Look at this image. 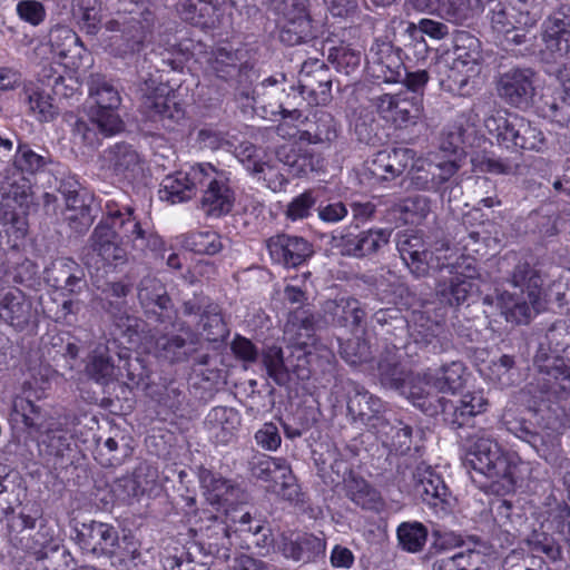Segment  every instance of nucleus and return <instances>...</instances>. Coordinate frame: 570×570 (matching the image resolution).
I'll list each match as a JSON object with an SVG mask.
<instances>
[{
	"label": "nucleus",
	"mask_w": 570,
	"mask_h": 570,
	"mask_svg": "<svg viewBox=\"0 0 570 570\" xmlns=\"http://www.w3.org/2000/svg\"><path fill=\"white\" fill-rule=\"evenodd\" d=\"M448 53L452 56V66L448 76L449 81L452 82L450 88L454 89L453 86H456L461 89L468 83L471 72L475 71V66L482 59L481 42L471 32L458 30L453 35L452 47Z\"/></svg>",
	"instance_id": "nucleus-11"
},
{
	"label": "nucleus",
	"mask_w": 570,
	"mask_h": 570,
	"mask_svg": "<svg viewBox=\"0 0 570 570\" xmlns=\"http://www.w3.org/2000/svg\"><path fill=\"white\" fill-rule=\"evenodd\" d=\"M553 356L570 358V320H558L552 323L546 333V343Z\"/></svg>",
	"instance_id": "nucleus-44"
},
{
	"label": "nucleus",
	"mask_w": 570,
	"mask_h": 570,
	"mask_svg": "<svg viewBox=\"0 0 570 570\" xmlns=\"http://www.w3.org/2000/svg\"><path fill=\"white\" fill-rule=\"evenodd\" d=\"M105 219H102L90 235L89 242L92 252L108 264L118 266L127 261V252L118 242V228L122 237L132 243L139 250H160L163 239L155 233L142 227L135 215V208L111 199L105 204Z\"/></svg>",
	"instance_id": "nucleus-1"
},
{
	"label": "nucleus",
	"mask_w": 570,
	"mask_h": 570,
	"mask_svg": "<svg viewBox=\"0 0 570 570\" xmlns=\"http://www.w3.org/2000/svg\"><path fill=\"white\" fill-rule=\"evenodd\" d=\"M196 344L197 340L194 335L189 342L179 335H163L157 338L156 348L160 356L174 363L187 361L196 353Z\"/></svg>",
	"instance_id": "nucleus-38"
},
{
	"label": "nucleus",
	"mask_w": 570,
	"mask_h": 570,
	"mask_svg": "<svg viewBox=\"0 0 570 570\" xmlns=\"http://www.w3.org/2000/svg\"><path fill=\"white\" fill-rule=\"evenodd\" d=\"M24 100L29 110L39 121H50L58 115V108L52 104L51 96L42 90L37 88L26 89Z\"/></svg>",
	"instance_id": "nucleus-55"
},
{
	"label": "nucleus",
	"mask_w": 570,
	"mask_h": 570,
	"mask_svg": "<svg viewBox=\"0 0 570 570\" xmlns=\"http://www.w3.org/2000/svg\"><path fill=\"white\" fill-rule=\"evenodd\" d=\"M376 59L377 68L385 82H401L405 67L400 57L393 52L392 46L383 43Z\"/></svg>",
	"instance_id": "nucleus-51"
},
{
	"label": "nucleus",
	"mask_w": 570,
	"mask_h": 570,
	"mask_svg": "<svg viewBox=\"0 0 570 570\" xmlns=\"http://www.w3.org/2000/svg\"><path fill=\"white\" fill-rule=\"evenodd\" d=\"M402 394L410 400L414 406L430 416L439 415L444 396H440L434 384L433 374H425L423 377L412 379L401 387Z\"/></svg>",
	"instance_id": "nucleus-25"
},
{
	"label": "nucleus",
	"mask_w": 570,
	"mask_h": 570,
	"mask_svg": "<svg viewBox=\"0 0 570 570\" xmlns=\"http://www.w3.org/2000/svg\"><path fill=\"white\" fill-rule=\"evenodd\" d=\"M436 10L441 18L453 23H463L474 16L469 0H439Z\"/></svg>",
	"instance_id": "nucleus-63"
},
{
	"label": "nucleus",
	"mask_w": 570,
	"mask_h": 570,
	"mask_svg": "<svg viewBox=\"0 0 570 570\" xmlns=\"http://www.w3.org/2000/svg\"><path fill=\"white\" fill-rule=\"evenodd\" d=\"M374 104L381 117L399 128L416 125L423 116L422 96L409 91L384 94Z\"/></svg>",
	"instance_id": "nucleus-13"
},
{
	"label": "nucleus",
	"mask_w": 570,
	"mask_h": 570,
	"mask_svg": "<svg viewBox=\"0 0 570 570\" xmlns=\"http://www.w3.org/2000/svg\"><path fill=\"white\" fill-rule=\"evenodd\" d=\"M396 247L402 261L415 277H425L429 274L432 253L426 248L422 236L410 230L400 232Z\"/></svg>",
	"instance_id": "nucleus-24"
},
{
	"label": "nucleus",
	"mask_w": 570,
	"mask_h": 570,
	"mask_svg": "<svg viewBox=\"0 0 570 570\" xmlns=\"http://www.w3.org/2000/svg\"><path fill=\"white\" fill-rule=\"evenodd\" d=\"M199 324L209 342H220L229 335V328L223 318L222 308L214 302L202 314Z\"/></svg>",
	"instance_id": "nucleus-48"
},
{
	"label": "nucleus",
	"mask_w": 570,
	"mask_h": 570,
	"mask_svg": "<svg viewBox=\"0 0 570 570\" xmlns=\"http://www.w3.org/2000/svg\"><path fill=\"white\" fill-rule=\"evenodd\" d=\"M430 209V199L422 195L407 197L394 206V210L402 214L406 223H416L424 219Z\"/></svg>",
	"instance_id": "nucleus-61"
},
{
	"label": "nucleus",
	"mask_w": 570,
	"mask_h": 570,
	"mask_svg": "<svg viewBox=\"0 0 570 570\" xmlns=\"http://www.w3.org/2000/svg\"><path fill=\"white\" fill-rule=\"evenodd\" d=\"M138 91L139 107L147 118L154 121H168V125L184 118L185 110L167 85L148 79L141 83Z\"/></svg>",
	"instance_id": "nucleus-10"
},
{
	"label": "nucleus",
	"mask_w": 570,
	"mask_h": 570,
	"mask_svg": "<svg viewBox=\"0 0 570 570\" xmlns=\"http://www.w3.org/2000/svg\"><path fill=\"white\" fill-rule=\"evenodd\" d=\"M414 489L423 501L436 504L433 500H442L446 495V487L439 474L430 465L420 463L413 472Z\"/></svg>",
	"instance_id": "nucleus-34"
},
{
	"label": "nucleus",
	"mask_w": 570,
	"mask_h": 570,
	"mask_svg": "<svg viewBox=\"0 0 570 570\" xmlns=\"http://www.w3.org/2000/svg\"><path fill=\"white\" fill-rule=\"evenodd\" d=\"M285 463L286 460L283 458L255 453L248 461V468L253 478L272 485Z\"/></svg>",
	"instance_id": "nucleus-46"
},
{
	"label": "nucleus",
	"mask_w": 570,
	"mask_h": 570,
	"mask_svg": "<svg viewBox=\"0 0 570 570\" xmlns=\"http://www.w3.org/2000/svg\"><path fill=\"white\" fill-rule=\"evenodd\" d=\"M66 199V220L71 229L82 234L92 225L95 216L92 207L86 204L77 191L65 194Z\"/></svg>",
	"instance_id": "nucleus-37"
},
{
	"label": "nucleus",
	"mask_w": 570,
	"mask_h": 570,
	"mask_svg": "<svg viewBox=\"0 0 570 570\" xmlns=\"http://www.w3.org/2000/svg\"><path fill=\"white\" fill-rule=\"evenodd\" d=\"M13 414L21 417L22 423L31 431L39 432L47 417L41 405L35 403L29 396H18L12 405Z\"/></svg>",
	"instance_id": "nucleus-45"
},
{
	"label": "nucleus",
	"mask_w": 570,
	"mask_h": 570,
	"mask_svg": "<svg viewBox=\"0 0 570 570\" xmlns=\"http://www.w3.org/2000/svg\"><path fill=\"white\" fill-rule=\"evenodd\" d=\"M544 560L523 550H512L502 562V570H542Z\"/></svg>",
	"instance_id": "nucleus-64"
},
{
	"label": "nucleus",
	"mask_w": 570,
	"mask_h": 570,
	"mask_svg": "<svg viewBox=\"0 0 570 570\" xmlns=\"http://www.w3.org/2000/svg\"><path fill=\"white\" fill-rule=\"evenodd\" d=\"M489 377L502 387L519 384L521 374L513 356L503 354L489 365Z\"/></svg>",
	"instance_id": "nucleus-47"
},
{
	"label": "nucleus",
	"mask_w": 570,
	"mask_h": 570,
	"mask_svg": "<svg viewBox=\"0 0 570 570\" xmlns=\"http://www.w3.org/2000/svg\"><path fill=\"white\" fill-rule=\"evenodd\" d=\"M464 365L461 362H451L440 368L439 374L433 375L438 392L454 393L463 385Z\"/></svg>",
	"instance_id": "nucleus-58"
},
{
	"label": "nucleus",
	"mask_w": 570,
	"mask_h": 570,
	"mask_svg": "<svg viewBox=\"0 0 570 570\" xmlns=\"http://www.w3.org/2000/svg\"><path fill=\"white\" fill-rule=\"evenodd\" d=\"M112 173L128 181H134L142 175L144 165L138 151L127 142H117L104 153Z\"/></svg>",
	"instance_id": "nucleus-26"
},
{
	"label": "nucleus",
	"mask_w": 570,
	"mask_h": 570,
	"mask_svg": "<svg viewBox=\"0 0 570 570\" xmlns=\"http://www.w3.org/2000/svg\"><path fill=\"white\" fill-rule=\"evenodd\" d=\"M72 139L75 142H79L88 148H95L100 144L99 135L106 136L99 128L95 112L90 121L83 119H76L72 124Z\"/></svg>",
	"instance_id": "nucleus-62"
},
{
	"label": "nucleus",
	"mask_w": 570,
	"mask_h": 570,
	"mask_svg": "<svg viewBox=\"0 0 570 570\" xmlns=\"http://www.w3.org/2000/svg\"><path fill=\"white\" fill-rule=\"evenodd\" d=\"M464 466L469 469L473 482L480 483L481 487H487L481 478L490 480L492 484H501L508 490L517 482V465L510 461L499 443L483 430L465 438Z\"/></svg>",
	"instance_id": "nucleus-2"
},
{
	"label": "nucleus",
	"mask_w": 570,
	"mask_h": 570,
	"mask_svg": "<svg viewBox=\"0 0 570 570\" xmlns=\"http://www.w3.org/2000/svg\"><path fill=\"white\" fill-rule=\"evenodd\" d=\"M476 215L478 212H471L463 217L462 225L465 229V235L460 238L463 248L473 253H479L482 244L490 239V232L487 229L489 224L481 222L475 227L472 225V220L476 219Z\"/></svg>",
	"instance_id": "nucleus-53"
},
{
	"label": "nucleus",
	"mask_w": 570,
	"mask_h": 570,
	"mask_svg": "<svg viewBox=\"0 0 570 570\" xmlns=\"http://www.w3.org/2000/svg\"><path fill=\"white\" fill-rule=\"evenodd\" d=\"M428 534V528L417 521L402 522L396 529L399 546L410 553H417L423 550Z\"/></svg>",
	"instance_id": "nucleus-41"
},
{
	"label": "nucleus",
	"mask_w": 570,
	"mask_h": 570,
	"mask_svg": "<svg viewBox=\"0 0 570 570\" xmlns=\"http://www.w3.org/2000/svg\"><path fill=\"white\" fill-rule=\"evenodd\" d=\"M199 480L206 500L212 505L220 508L224 501H226V497L234 481L205 469L200 471Z\"/></svg>",
	"instance_id": "nucleus-42"
},
{
	"label": "nucleus",
	"mask_w": 570,
	"mask_h": 570,
	"mask_svg": "<svg viewBox=\"0 0 570 570\" xmlns=\"http://www.w3.org/2000/svg\"><path fill=\"white\" fill-rule=\"evenodd\" d=\"M37 520L27 514H20L8 520L10 542L28 551L38 561L49 552L63 544L55 527L40 522L36 529Z\"/></svg>",
	"instance_id": "nucleus-5"
},
{
	"label": "nucleus",
	"mask_w": 570,
	"mask_h": 570,
	"mask_svg": "<svg viewBox=\"0 0 570 570\" xmlns=\"http://www.w3.org/2000/svg\"><path fill=\"white\" fill-rule=\"evenodd\" d=\"M164 570H207L209 561L197 544L188 548H166L160 557Z\"/></svg>",
	"instance_id": "nucleus-31"
},
{
	"label": "nucleus",
	"mask_w": 570,
	"mask_h": 570,
	"mask_svg": "<svg viewBox=\"0 0 570 570\" xmlns=\"http://www.w3.org/2000/svg\"><path fill=\"white\" fill-rule=\"evenodd\" d=\"M524 541L532 551L543 553L552 562L563 559L561 544L546 531L533 530Z\"/></svg>",
	"instance_id": "nucleus-56"
},
{
	"label": "nucleus",
	"mask_w": 570,
	"mask_h": 570,
	"mask_svg": "<svg viewBox=\"0 0 570 570\" xmlns=\"http://www.w3.org/2000/svg\"><path fill=\"white\" fill-rule=\"evenodd\" d=\"M203 189L199 208L206 217L220 218L228 215L235 204V193L228 185V179L217 173L212 165L210 170H204Z\"/></svg>",
	"instance_id": "nucleus-14"
},
{
	"label": "nucleus",
	"mask_w": 570,
	"mask_h": 570,
	"mask_svg": "<svg viewBox=\"0 0 570 570\" xmlns=\"http://www.w3.org/2000/svg\"><path fill=\"white\" fill-rule=\"evenodd\" d=\"M244 58L245 55L240 49L215 48L207 59V71L220 80L237 83L235 90L238 98L255 101V90L250 86H242L249 70Z\"/></svg>",
	"instance_id": "nucleus-8"
},
{
	"label": "nucleus",
	"mask_w": 570,
	"mask_h": 570,
	"mask_svg": "<svg viewBox=\"0 0 570 570\" xmlns=\"http://www.w3.org/2000/svg\"><path fill=\"white\" fill-rule=\"evenodd\" d=\"M313 353L306 343H296L287 347L271 345L262 351V362L269 379L278 386L289 384L294 379L306 381L312 375L311 358Z\"/></svg>",
	"instance_id": "nucleus-3"
},
{
	"label": "nucleus",
	"mask_w": 570,
	"mask_h": 570,
	"mask_svg": "<svg viewBox=\"0 0 570 570\" xmlns=\"http://www.w3.org/2000/svg\"><path fill=\"white\" fill-rule=\"evenodd\" d=\"M206 424L217 442L227 443L240 425V417L233 407L216 406L209 411Z\"/></svg>",
	"instance_id": "nucleus-33"
},
{
	"label": "nucleus",
	"mask_w": 570,
	"mask_h": 570,
	"mask_svg": "<svg viewBox=\"0 0 570 570\" xmlns=\"http://www.w3.org/2000/svg\"><path fill=\"white\" fill-rule=\"evenodd\" d=\"M77 537L81 549L101 554L111 553L119 541L118 532L112 525L96 521L83 524Z\"/></svg>",
	"instance_id": "nucleus-30"
},
{
	"label": "nucleus",
	"mask_w": 570,
	"mask_h": 570,
	"mask_svg": "<svg viewBox=\"0 0 570 570\" xmlns=\"http://www.w3.org/2000/svg\"><path fill=\"white\" fill-rule=\"evenodd\" d=\"M89 96L97 105L95 119L100 130L106 136H111L124 130V121L117 114L121 104L118 89L106 76L100 73L90 75L88 80Z\"/></svg>",
	"instance_id": "nucleus-7"
},
{
	"label": "nucleus",
	"mask_w": 570,
	"mask_h": 570,
	"mask_svg": "<svg viewBox=\"0 0 570 570\" xmlns=\"http://www.w3.org/2000/svg\"><path fill=\"white\" fill-rule=\"evenodd\" d=\"M210 523L200 528L202 541L194 542L200 548V553L204 558L209 561L210 558L219 560H228L230 557V550L233 542L232 525L227 521L220 520L217 515H210L208 518Z\"/></svg>",
	"instance_id": "nucleus-22"
},
{
	"label": "nucleus",
	"mask_w": 570,
	"mask_h": 570,
	"mask_svg": "<svg viewBox=\"0 0 570 570\" xmlns=\"http://www.w3.org/2000/svg\"><path fill=\"white\" fill-rule=\"evenodd\" d=\"M499 267L505 274V281L519 292L529 294L531 299L542 298L543 277L529 262L517 253H508L499 261Z\"/></svg>",
	"instance_id": "nucleus-16"
},
{
	"label": "nucleus",
	"mask_w": 570,
	"mask_h": 570,
	"mask_svg": "<svg viewBox=\"0 0 570 570\" xmlns=\"http://www.w3.org/2000/svg\"><path fill=\"white\" fill-rule=\"evenodd\" d=\"M535 72L528 67H512L499 73L497 92L508 105L527 107L535 94Z\"/></svg>",
	"instance_id": "nucleus-15"
},
{
	"label": "nucleus",
	"mask_w": 570,
	"mask_h": 570,
	"mask_svg": "<svg viewBox=\"0 0 570 570\" xmlns=\"http://www.w3.org/2000/svg\"><path fill=\"white\" fill-rule=\"evenodd\" d=\"M485 127L507 149L543 151L547 139L540 128L518 114H497L485 119Z\"/></svg>",
	"instance_id": "nucleus-4"
},
{
	"label": "nucleus",
	"mask_w": 570,
	"mask_h": 570,
	"mask_svg": "<svg viewBox=\"0 0 570 570\" xmlns=\"http://www.w3.org/2000/svg\"><path fill=\"white\" fill-rule=\"evenodd\" d=\"M543 41L551 52L570 58V14L563 7L546 20Z\"/></svg>",
	"instance_id": "nucleus-29"
},
{
	"label": "nucleus",
	"mask_w": 570,
	"mask_h": 570,
	"mask_svg": "<svg viewBox=\"0 0 570 570\" xmlns=\"http://www.w3.org/2000/svg\"><path fill=\"white\" fill-rule=\"evenodd\" d=\"M216 11L217 8L212 0H185L181 4L184 19L202 28L214 26Z\"/></svg>",
	"instance_id": "nucleus-43"
},
{
	"label": "nucleus",
	"mask_w": 570,
	"mask_h": 570,
	"mask_svg": "<svg viewBox=\"0 0 570 570\" xmlns=\"http://www.w3.org/2000/svg\"><path fill=\"white\" fill-rule=\"evenodd\" d=\"M131 287L122 282L107 283L101 289V308L116 320L122 321L126 316V297Z\"/></svg>",
	"instance_id": "nucleus-39"
},
{
	"label": "nucleus",
	"mask_w": 570,
	"mask_h": 570,
	"mask_svg": "<svg viewBox=\"0 0 570 570\" xmlns=\"http://www.w3.org/2000/svg\"><path fill=\"white\" fill-rule=\"evenodd\" d=\"M415 151L396 147L377 151L367 163L368 173L379 180H392L412 166Z\"/></svg>",
	"instance_id": "nucleus-21"
},
{
	"label": "nucleus",
	"mask_w": 570,
	"mask_h": 570,
	"mask_svg": "<svg viewBox=\"0 0 570 570\" xmlns=\"http://www.w3.org/2000/svg\"><path fill=\"white\" fill-rule=\"evenodd\" d=\"M298 88L301 94H307L317 105H325L331 99L330 68L317 59L305 61L299 71Z\"/></svg>",
	"instance_id": "nucleus-23"
},
{
	"label": "nucleus",
	"mask_w": 570,
	"mask_h": 570,
	"mask_svg": "<svg viewBox=\"0 0 570 570\" xmlns=\"http://www.w3.org/2000/svg\"><path fill=\"white\" fill-rule=\"evenodd\" d=\"M273 492H276L284 500L291 502L302 501L301 488L297 483L296 476L293 474L289 463L286 461L279 474L276 476L272 485H269Z\"/></svg>",
	"instance_id": "nucleus-59"
},
{
	"label": "nucleus",
	"mask_w": 570,
	"mask_h": 570,
	"mask_svg": "<svg viewBox=\"0 0 570 570\" xmlns=\"http://www.w3.org/2000/svg\"><path fill=\"white\" fill-rule=\"evenodd\" d=\"M326 539L321 532L320 535L313 533H303L295 540L286 543L284 553L287 558L304 563L314 562L325 556Z\"/></svg>",
	"instance_id": "nucleus-32"
},
{
	"label": "nucleus",
	"mask_w": 570,
	"mask_h": 570,
	"mask_svg": "<svg viewBox=\"0 0 570 570\" xmlns=\"http://www.w3.org/2000/svg\"><path fill=\"white\" fill-rule=\"evenodd\" d=\"M471 164L475 173L497 175H515L520 168L519 164L497 158L484 153L474 155L471 159Z\"/></svg>",
	"instance_id": "nucleus-57"
},
{
	"label": "nucleus",
	"mask_w": 570,
	"mask_h": 570,
	"mask_svg": "<svg viewBox=\"0 0 570 570\" xmlns=\"http://www.w3.org/2000/svg\"><path fill=\"white\" fill-rule=\"evenodd\" d=\"M0 320L17 331L38 323V309L30 296L19 288H10L0 297Z\"/></svg>",
	"instance_id": "nucleus-18"
},
{
	"label": "nucleus",
	"mask_w": 570,
	"mask_h": 570,
	"mask_svg": "<svg viewBox=\"0 0 570 570\" xmlns=\"http://www.w3.org/2000/svg\"><path fill=\"white\" fill-rule=\"evenodd\" d=\"M541 299L542 298H535V301H533L529 294H525L523 291H504L498 294L497 304L508 322L528 324L532 316L540 311Z\"/></svg>",
	"instance_id": "nucleus-28"
},
{
	"label": "nucleus",
	"mask_w": 570,
	"mask_h": 570,
	"mask_svg": "<svg viewBox=\"0 0 570 570\" xmlns=\"http://www.w3.org/2000/svg\"><path fill=\"white\" fill-rule=\"evenodd\" d=\"M327 59L338 72L351 75L360 68L362 53L348 46H340L330 49Z\"/></svg>",
	"instance_id": "nucleus-60"
},
{
	"label": "nucleus",
	"mask_w": 570,
	"mask_h": 570,
	"mask_svg": "<svg viewBox=\"0 0 570 570\" xmlns=\"http://www.w3.org/2000/svg\"><path fill=\"white\" fill-rule=\"evenodd\" d=\"M438 268L441 272L446 269L449 274L442 275L435 286L440 302L449 306H460L466 302L475 287L473 279L478 276L476 268L465 258L454 264H438Z\"/></svg>",
	"instance_id": "nucleus-9"
},
{
	"label": "nucleus",
	"mask_w": 570,
	"mask_h": 570,
	"mask_svg": "<svg viewBox=\"0 0 570 570\" xmlns=\"http://www.w3.org/2000/svg\"><path fill=\"white\" fill-rule=\"evenodd\" d=\"M491 12V26L494 31L501 33L515 27V23L528 24V13H522L515 10L514 7L498 2L490 10Z\"/></svg>",
	"instance_id": "nucleus-52"
},
{
	"label": "nucleus",
	"mask_w": 570,
	"mask_h": 570,
	"mask_svg": "<svg viewBox=\"0 0 570 570\" xmlns=\"http://www.w3.org/2000/svg\"><path fill=\"white\" fill-rule=\"evenodd\" d=\"M326 323L340 327L360 328L366 317L361 303L353 297H338L328 299L323 304Z\"/></svg>",
	"instance_id": "nucleus-27"
},
{
	"label": "nucleus",
	"mask_w": 570,
	"mask_h": 570,
	"mask_svg": "<svg viewBox=\"0 0 570 570\" xmlns=\"http://www.w3.org/2000/svg\"><path fill=\"white\" fill-rule=\"evenodd\" d=\"M534 366V384L542 394L554 397H566L570 394V365L566 364L562 356H549L543 352V343H540Z\"/></svg>",
	"instance_id": "nucleus-12"
},
{
	"label": "nucleus",
	"mask_w": 570,
	"mask_h": 570,
	"mask_svg": "<svg viewBox=\"0 0 570 570\" xmlns=\"http://www.w3.org/2000/svg\"><path fill=\"white\" fill-rule=\"evenodd\" d=\"M86 371L91 379L101 384L118 380L117 365L106 346H98L92 351Z\"/></svg>",
	"instance_id": "nucleus-40"
},
{
	"label": "nucleus",
	"mask_w": 570,
	"mask_h": 570,
	"mask_svg": "<svg viewBox=\"0 0 570 570\" xmlns=\"http://www.w3.org/2000/svg\"><path fill=\"white\" fill-rule=\"evenodd\" d=\"M210 164H197L189 171H177L167 175L161 181L160 198L171 204H178L193 198L199 184L203 183L204 170H210Z\"/></svg>",
	"instance_id": "nucleus-19"
},
{
	"label": "nucleus",
	"mask_w": 570,
	"mask_h": 570,
	"mask_svg": "<svg viewBox=\"0 0 570 570\" xmlns=\"http://www.w3.org/2000/svg\"><path fill=\"white\" fill-rule=\"evenodd\" d=\"M377 376L386 389L400 390L405 383V371L395 346L387 347L377 361Z\"/></svg>",
	"instance_id": "nucleus-35"
},
{
	"label": "nucleus",
	"mask_w": 570,
	"mask_h": 570,
	"mask_svg": "<svg viewBox=\"0 0 570 570\" xmlns=\"http://www.w3.org/2000/svg\"><path fill=\"white\" fill-rule=\"evenodd\" d=\"M346 495L363 509H376L381 503L380 493L364 479L351 478L346 482Z\"/></svg>",
	"instance_id": "nucleus-50"
},
{
	"label": "nucleus",
	"mask_w": 570,
	"mask_h": 570,
	"mask_svg": "<svg viewBox=\"0 0 570 570\" xmlns=\"http://www.w3.org/2000/svg\"><path fill=\"white\" fill-rule=\"evenodd\" d=\"M184 247L202 255H215L222 250L220 236L216 232H194L184 237Z\"/></svg>",
	"instance_id": "nucleus-54"
},
{
	"label": "nucleus",
	"mask_w": 570,
	"mask_h": 570,
	"mask_svg": "<svg viewBox=\"0 0 570 570\" xmlns=\"http://www.w3.org/2000/svg\"><path fill=\"white\" fill-rule=\"evenodd\" d=\"M138 299L149 318L158 323L171 321L173 303L159 279L144 277L138 285Z\"/></svg>",
	"instance_id": "nucleus-20"
},
{
	"label": "nucleus",
	"mask_w": 570,
	"mask_h": 570,
	"mask_svg": "<svg viewBox=\"0 0 570 570\" xmlns=\"http://www.w3.org/2000/svg\"><path fill=\"white\" fill-rule=\"evenodd\" d=\"M382 402L366 390L355 386L348 396L347 411L354 421L370 423L382 410Z\"/></svg>",
	"instance_id": "nucleus-36"
},
{
	"label": "nucleus",
	"mask_w": 570,
	"mask_h": 570,
	"mask_svg": "<svg viewBox=\"0 0 570 570\" xmlns=\"http://www.w3.org/2000/svg\"><path fill=\"white\" fill-rule=\"evenodd\" d=\"M537 413L531 410H520L514 406L505 407L501 423L511 434L531 445L546 461H550L559 446L553 431L539 426L531 417Z\"/></svg>",
	"instance_id": "nucleus-6"
},
{
	"label": "nucleus",
	"mask_w": 570,
	"mask_h": 570,
	"mask_svg": "<svg viewBox=\"0 0 570 570\" xmlns=\"http://www.w3.org/2000/svg\"><path fill=\"white\" fill-rule=\"evenodd\" d=\"M271 259L284 267H297L313 254V246L301 236L277 234L266 239Z\"/></svg>",
	"instance_id": "nucleus-17"
},
{
	"label": "nucleus",
	"mask_w": 570,
	"mask_h": 570,
	"mask_svg": "<svg viewBox=\"0 0 570 570\" xmlns=\"http://www.w3.org/2000/svg\"><path fill=\"white\" fill-rule=\"evenodd\" d=\"M316 38L312 19L282 22L279 40L287 46H297Z\"/></svg>",
	"instance_id": "nucleus-49"
}]
</instances>
